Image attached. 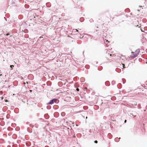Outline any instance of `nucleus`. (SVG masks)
<instances>
[{
	"label": "nucleus",
	"mask_w": 147,
	"mask_h": 147,
	"mask_svg": "<svg viewBox=\"0 0 147 147\" xmlns=\"http://www.w3.org/2000/svg\"><path fill=\"white\" fill-rule=\"evenodd\" d=\"M58 101V100L57 99L55 98H53L47 104L52 105L54 103H57Z\"/></svg>",
	"instance_id": "obj_1"
},
{
	"label": "nucleus",
	"mask_w": 147,
	"mask_h": 147,
	"mask_svg": "<svg viewBox=\"0 0 147 147\" xmlns=\"http://www.w3.org/2000/svg\"><path fill=\"white\" fill-rule=\"evenodd\" d=\"M9 3H10V4L11 5H15V0H9Z\"/></svg>",
	"instance_id": "obj_2"
},
{
	"label": "nucleus",
	"mask_w": 147,
	"mask_h": 147,
	"mask_svg": "<svg viewBox=\"0 0 147 147\" xmlns=\"http://www.w3.org/2000/svg\"><path fill=\"white\" fill-rule=\"evenodd\" d=\"M137 56H136V54L133 52H132V54L130 56L132 58H134Z\"/></svg>",
	"instance_id": "obj_3"
},
{
	"label": "nucleus",
	"mask_w": 147,
	"mask_h": 147,
	"mask_svg": "<svg viewBox=\"0 0 147 147\" xmlns=\"http://www.w3.org/2000/svg\"><path fill=\"white\" fill-rule=\"evenodd\" d=\"M140 52V49H138L136 50V51L135 52V54H136V56H137L138 54Z\"/></svg>",
	"instance_id": "obj_4"
},
{
	"label": "nucleus",
	"mask_w": 147,
	"mask_h": 147,
	"mask_svg": "<svg viewBox=\"0 0 147 147\" xmlns=\"http://www.w3.org/2000/svg\"><path fill=\"white\" fill-rule=\"evenodd\" d=\"M44 117L46 119H48L49 118V116L48 114H46L44 115Z\"/></svg>",
	"instance_id": "obj_5"
},
{
	"label": "nucleus",
	"mask_w": 147,
	"mask_h": 147,
	"mask_svg": "<svg viewBox=\"0 0 147 147\" xmlns=\"http://www.w3.org/2000/svg\"><path fill=\"white\" fill-rule=\"evenodd\" d=\"M117 88L118 89H120L122 87V85L121 83H119L118 84L117 86Z\"/></svg>",
	"instance_id": "obj_6"
},
{
	"label": "nucleus",
	"mask_w": 147,
	"mask_h": 147,
	"mask_svg": "<svg viewBox=\"0 0 147 147\" xmlns=\"http://www.w3.org/2000/svg\"><path fill=\"white\" fill-rule=\"evenodd\" d=\"M105 85L107 86H109L110 85V84L109 81H106L105 83Z\"/></svg>",
	"instance_id": "obj_7"
},
{
	"label": "nucleus",
	"mask_w": 147,
	"mask_h": 147,
	"mask_svg": "<svg viewBox=\"0 0 147 147\" xmlns=\"http://www.w3.org/2000/svg\"><path fill=\"white\" fill-rule=\"evenodd\" d=\"M43 37H39L38 40V41H43Z\"/></svg>",
	"instance_id": "obj_8"
},
{
	"label": "nucleus",
	"mask_w": 147,
	"mask_h": 147,
	"mask_svg": "<svg viewBox=\"0 0 147 147\" xmlns=\"http://www.w3.org/2000/svg\"><path fill=\"white\" fill-rule=\"evenodd\" d=\"M32 129H30L28 127L27 128V131L30 133L32 132Z\"/></svg>",
	"instance_id": "obj_9"
},
{
	"label": "nucleus",
	"mask_w": 147,
	"mask_h": 147,
	"mask_svg": "<svg viewBox=\"0 0 147 147\" xmlns=\"http://www.w3.org/2000/svg\"><path fill=\"white\" fill-rule=\"evenodd\" d=\"M84 19L83 17H82L80 18V22H82L84 21Z\"/></svg>",
	"instance_id": "obj_10"
},
{
	"label": "nucleus",
	"mask_w": 147,
	"mask_h": 147,
	"mask_svg": "<svg viewBox=\"0 0 147 147\" xmlns=\"http://www.w3.org/2000/svg\"><path fill=\"white\" fill-rule=\"evenodd\" d=\"M65 113L64 112H63L61 113V115L62 117L64 116H65Z\"/></svg>",
	"instance_id": "obj_11"
},
{
	"label": "nucleus",
	"mask_w": 147,
	"mask_h": 147,
	"mask_svg": "<svg viewBox=\"0 0 147 147\" xmlns=\"http://www.w3.org/2000/svg\"><path fill=\"white\" fill-rule=\"evenodd\" d=\"M78 31L77 29H73L72 30V32H78Z\"/></svg>",
	"instance_id": "obj_12"
},
{
	"label": "nucleus",
	"mask_w": 147,
	"mask_h": 147,
	"mask_svg": "<svg viewBox=\"0 0 147 147\" xmlns=\"http://www.w3.org/2000/svg\"><path fill=\"white\" fill-rule=\"evenodd\" d=\"M129 115L131 117L133 116H134V117H135L136 116V115H134L133 113H130V114Z\"/></svg>",
	"instance_id": "obj_13"
},
{
	"label": "nucleus",
	"mask_w": 147,
	"mask_h": 147,
	"mask_svg": "<svg viewBox=\"0 0 147 147\" xmlns=\"http://www.w3.org/2000/svg\"><path fill=\"white\" fill-rule=\"evenodd\" d=\"M102 66H100V67L98 68V69L99 70H101L102 69Z\"/></svg>",
	"instance_id": "obj_14"
},
{
	"label": "nucleus",
	"mask_w": 147,
	"mask_h": 147,
	"mask_svg": "<svg viewBox=\"0 0 147 147\" xmlns=\"http://www.w3.org/2000/svg\"><path fill=\"white\" fill-rule=\"evenodd\" d=\"M123 82V84H125V79H122Z\"/></svg>",
	"instance_id": "obj_15"
},
{
	"label": "nucleus",
	"mask_w": 147,
	"mask_h": 147,
	"mask_svg": "<svg viewBox=\"0 0 147 147\" xmlns=\"http://www.w3.org/2000/svg\"><path fill=\"white\" fill-rule=\"evenodd\" d=\"M29 126L32 127V128H33L34 126L33 125H32L31 124L29 125Z\"/></svg>",
	"instance_id": "obj_16"
},
{
	"label": "nucleus",
	"mask_w": 147,
	"mask_h": 147,
	"mask_svg": "<svg viewBox=\"0 0 147 147\" xmlns=\"http://www.w3.org/2000/svg\"><path fill=\"white\" fill-rule=\"evenodd\" d=\"M89 21L90 22H93V20L92 19H91L89 20Z\"/></svg>",
	"instance_id": "obj_17"
},
{
	"label": "nucleus",
	"mask_w": 147,
	"mask_h": 147,
	"mask_svg": "<svg viewBox=\"0 0 147 147\" xmlns=\"http://www.w3.org/2000/svg\"><path fill=\"white\" fill-rule=\"evenodd\" d=\"M122 65H123V68H125V65L124 64H122Z\"/></svg>",
	"instance_id": "obj_18"
},
{
	"label": "nucleus",
	"mask_w": 147,
	"mask_h": 147,
	"mask_svg": "<svg viewBox=\"0 0 147 147\" xmlns=\"http://www.w3.org/2000/svg\"><path fill=\"white\" fill-rule=\"evenodd\" d=\"M115 83V82L114 81H113L112 82V84L113 85H114Z\"/></svg>",
	"instance_id": "obj_19"
},
{
	"label": "nucleus",
	"mask_w": 147,
	"mask_h": 147,
	"mask_svg": "<svg viewBox=\"0 0 147 147\" xmlns=\"http://www.w3.org/2000/svg\"><path fill=\"white\" fill-rule=\"evenodd\" d=\"M26 124L27 125H29H29H30V123L29 122H27L26 123Z\"/></svg>",
	"instance_id": "obj_20"
},
{
	"label": "nucleus",
	"mask_w": 147,
	"mask_h": 147,
	"mask_svg": "<svg viewBox=\"0 0 147 147\" xmlns=\"http://www.w3.org/2000/svg\"><path fill=\"white\" fill-rule=\"evenodd\" d=\"M94 142L95 143L97 144L98 143V141L97 140H95L94 141Z\"/></svg>",
	"instance_id": "obj_21"
},
{
	"label": "nucleus",
	"mask_w": 147,
	"mask_h": 147,
	"mask_svg": "<svg viewBox=\"0 0 147 147\" xmlns=\"http://www.w3.org/2000/svg\"><path fill=\"white\" fill-rule=\"evenodd\" d=\"M138 108H140L139 107H140V104H138Z\"/></svg>",
	"instance_id": "obj_22"
},
{
	"label": "nucleus",
	"mask_w": 147,
	"mask_h": 147,
	"mask_svg": "<svg viewBox=\"0 0 147 147\" xmlns=\"http://www.w3.org/2000/svg\"><path fill=\"white\" fill-rule=\"evenodd\" d=\"M117 138H116L115 139V140L116 141V142H118L119 141V140H117Z\"/></svg>",
	"instance_id": "obj_23"
},
{
	"label": "nucleus",
	"mask_w": 147,
	"mask_h": 147,
	"mask_svg": "<svg viewBox=\"0 0 147 147\" xmlns=\"http://www.w3.org/2000/svg\"><path fill=\"white\" fill-rule=\"evenodd\" d=\"M5 102H7L8 100L7 99H5Z\"/></svg>",
	"instance_id": "obj_24"
},
{
	"label": "nucleus",
	"mask_w": 147,
	"mask_h": 147,
	"mask_svg": "<svg viewBox=\"0 0 147 147\" xmlns=\"http://www.w3.org/2000/svg\"><path fill=\"white\" fill-rule=\"evenodd\" d=\"M10 66L11 68H12L13 67H14V66L13 65H11Z\"/></svg>",
	"instance_id": "obj_25"
},
{
	"label": "nucleus",
	"mask_w": 147,
	"mask_h": 147,
	"mask_svg": "<svg viewBox=\"0 0 147 147\" xmlns=\"http://www.w3.org/2000/svg\"><path fill=\"white\" fill-rule=\"evenodd\" d=\"M105 42H109V41H108V40H106V41H105Z\"/></svg>",
	"instance_id": "obj_26"
},
{
	"label": "nucleus",
	"mask_w": 147,
	"mask_h": 147,
	"mask_svg": "<svg viewBox=\"0 0 147 147\" xmlns=\"http://www.w3.org/2000/svg\"><path fill=\"white\" fill-rule=\"evenodd\" d=\"M4 18V19H5V20L6 21H7V19H6L5 17Z\"/></svg>",
	"instance_id": "obj_27"
},
{
	"label": "nucleus",
	"mask_w": 147,
	"mask_h": 147,
	"mask_svg": "<svg viewBox=\"0 0 147 147\" xmlns=\"http://www.w3.org/2000/svg\"><path fill=\"white\" fill-rule=\"evenodd\" d=\"M110 135H111V134H108V137H109V136H110Z\"/></svg>",
	"instance_id": "obj_28"
},
{
	"label": "nucleus",
	"mask_w": 147,
	"mask_h": 147,
	"mask_svg": "<svg viewBox=\"0 0 147 147\" xmlns=\"http://www.w3.org/2000/svg\"><path fill=\"white\" fill-rule=\"evenodd\" d=\"M9 35V34L7 33V34H6V35L7 36Z\"/></svg>",
	"instance_id": "obj_29"
},
{
	"label": "nucleus",
	"mask_w": 147,
	"mask_h": 147,
	"mask_svg": "<svg viewBox=\"0 0 147 147\" xmlns=\"http://www.w3.org/2000/svg\"><path fill=\"white\" fill-rule=\"evenodd\" d=\"M127 121V120H125L124 121V123H126Z\"/></svg>",
	"instance_id": "obj_30"
},
{
	"label": "nucleus",
	"mask_w": 147,
	"mask_h": 147,
	"mask_svg": "<svg viewBox=\"0 0 147 147\" xmlns=\"http://www.w3.org/2000/svg\"><path fill=\"white\" fill-rule=\"evenodd\" d=\"M109 138H111V137H110V136H109V137H108Z\"/></svg>",
	"instance_id": "obj_31"
},
{
	"label": "nucleus",
	"mask_w": 147,
	"mask_h": 147,
	"mask_svg": "<svg viewBox=\"0 0 147 147\" xmlns=\"http://www.w3.org/2000/svg\"><path fill=\"white\" fill-rule=\"evenodd\" d=\"M134 105H137V103H135V104H134Z\"/></svg>",
	"instance_id": "obj_32"
},
{
	"label": "nucleus",
	"mask_w": 147,
	"mask_h": 147,
	"mask_svg": "<svg viewBox=\"0 0 147 147\" xmlns=\"http://www.w3.org/2000/svg\"><path fill=\"white\" fill-rule=\"evenodd\" d=\"M109 55H110V56H112V54H110Z\"/></svg>",
	"instance_id": "obj_33"
},
{
	"label": "nucleus",
	"mask_w": 147,
	"mask_h": 147,
	"mask_svg": "<svg viewBox=\"0 0 147 147\" xmlns=\"http://www.w3.org/2000/svg\"><path fill=\"white\" fill-rule=\"evenodd\" d=\"M96 64H97L98 63L97 61H96Z\"/></svg>",
	"instance_id": "obj_34"
},
{
	"label": "nucleus",
	"mask_w": 147,
	"mask_h": 147,
	"mask_svg": "<svg viewBox=\"0 0 147 147\" xmlns=\"http://www.w3.org/2000/svg\"><path fill=\"white\" fill-rule=\"evenodd\" d=\"M76 136H75L74 135V136H73V137H75Z\"/></svg>",
	"instance_id": "obj_35"
},
{
	"label": "nucleus",
	"mask_w": 147,
	"mask_h": 147,
	"mask_svg": "<svg viewBox=\"0 0 147 147\" xmlns=\"http://www.w3.org/2000/svg\"><path fill=\"white\" fill-rule=\"evenodd\" d=\"M141 31H142V32H143V30H142L141 29Z\"/></svg>",
	"instance_id": "obj_36"
},
{
	"label": "nucleus",
	"mask_w": 147,
	"mask_h": 147,
	"mask_svg": "<svg viewBox=\"0 0 147 147\" xmlns=\"http://www.w3.org/2000/svg\"><path fill=\"white\" fill-rule=\"evenodd\" d=\"M77 91H78L79 90V89H77Z\"/></svg>",
	"instance_id": "obj_37"
},
{
	"label": "nucleus",
	"mask_w": 147,
	"mask_h": 147,
	"mask_svg": "<svg viewBox=\"0 0 147 147\" xmlns=\"http://www.w3.org/2000/svg\"><path fill=\"white\" fill-rule=\"evenodd\" d=\"M1 98H2V99H3V97H2Z\"/></svg>",
	"instance_id": "obj_38"
},
{
	"label": "nucleus",
	"mask_w": 147,
	"mask_h": 147,
	"mask_svg": "<svg viewBox=\"0 0 147 147\" xmlns=\"http://www.w3.org/2000/svg\"><path fill=\"white\" fill-rule=\"evenodd\" d=\"M86 119L87 118V117H86Z\"/></svg>",
	"instance_id": "obj_39"
},
{
	"label": "nucleus",
	"mask_w": 147,
	"mask_h": 147,
	"mask_svg": "<svg viewBox=\"0 0 147 147\" xmlns=\"http://www.w3.org/2000/svg\"><path fill=\"white\" fill-rule=\"evenodd\" d=\"M47 142V141H46V142Z\"/></svg>",
	"instance_id": "obj_40"
},
{
	"label": "nucleus",
	"mask_w": 147,
	"mask_h": 147,
	"mask_svg": "<svg viewBox=\"0 0 147 147\" xmlns=\"http://www.w3.org/2000/svg\"><path fill=\"white\" fill-rule=\"evenodd\" d=\"M117 69H116V71H117Z\"/></svg>",
	"instance_id": "obj_41"
},
{
	"label": "nucleus",
	"mask_w": 147,
	"mask_h": 147,
	"mask_svg": "<svg viewBox=\"0 0 147 147\" xmlns=\"http://www.w3.org/2000/svg\"><path fill=\"white\" fill-rule=\"evenodd\" d=\"M49 142H50V141H49Z\"/></svg>",
	"instance_id": "obj_42"
}]
</instances>
